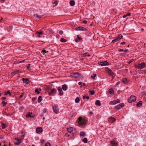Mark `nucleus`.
<instances>
[{
  "mask_svg": "<svg viewBox=\"0 0 146 146\" xmlns=\"http://www.w3.org/2000/svg\"><path fill=\"white\" fill-rule=\"evenodd\" d=\"M79 121V123H80L81 125H84L86 124L87 120L85 119H83L81 117H80L78 118Z\"/></svg>",
  "mask_w": 146,
  "mask_h": 146,
  "instance_id": "f257e3e1",
  "label": "nucleus"
},
{
  "mask_svg": "<svg viewBox=\"0 0 146 146\" xmlns=\"http://www.w3.org/2000/svg\"><path fill=\"white\" fill-rule=\"evenodd\" d=\"M136 100V97L134 96H131L128 99L129 102L131 103L132 102H134Z\"/></svg>",
  "mask_w": 146,
  "mask_h": 146,
  "instance_id": "f03ea898",
  "label": "nucleus"
},
{
  "mask_svg": "<svg viewBox=\"0 0 146 146\" xmlns=\"http://www.w3.org/2000/svg\"><path fill=\"white\" fill-rule=\"evenodd\" d=\"M145 66V64L144 62L139 64L136 65V67L138 68L142 69L144 68Z\"/></svg>",
  "mask_w": 146,
  "mask_h": 146,
  "instance_id": "7ed1b4c3",
  "label": "nucleus"
},
{
  "mask_svg": "<svg viewBox=\"0 0 146 146\" xmlns=\"http://www.w3.org/2000/svg\"><path fill=\"white\" fill-rule=\"evenodd\" d=\"M75 30L76 31L80 30L84 31H87L86 28L82 27H76L75 28Z\"/></svg>",
  "mask_w": 146,
  "mask_h": 146,
  "instance_id": "20e7f679",
  "label": "nucleus"
},
{
  "mask_svg": "<svg viewBox=\"0 0 146 146\" xmlns=\"http://www.w3.org/2000/svg\"><path fill=\"white\" fill-rule=\"evenodd\" d=\"M15 140L16 141H14V144L15 145H18L21 142V139L18 138H16Z\"/></svg>",
  "mask_w": 146,
  "mask_h": 146,
  "instance_id": "39448f33",
  "label": "nucleus"
},
{
  "mask_svg": "<svg viewBox=\"0 0 146 146\" xmlns=\"http://www.w3.org/2000/svg\"><path fill=\"white\" fill-rule=\"evenodd\" d=\"M98 63L99 65H100L102 66H105L106 65H108L109 64L108 62L107 61L99 62Z\"/></svg>",
  "mask_w": 146,
  "mask_h": 146,
  "instance_id": "423d86ee",
  "label": "nucleus"
},
{
  "mask_svg": "<svg viewBox=\"0 0 146 146\" xmlns=\"http://www.w3.org/2000/svg\"><path fill=\"white\" fill-rule=\"evenodd\" d=\"M124 106V104L122 103L119 105L115 106V108L119 110Z\"/></svg>",
  "mask_w": 146,
  "mask_h": 146,
  "instance_id": "0eeeda50",
  "label": "nucleus"
},
{
  "mask_svg": "<svg viewBox=\"0 0 146 146\" xmlns=\"http://www.w3.org/2000/svg\"><path fill=\"white\" fill-rule=\"evenodd\" d=\"M42 131V129L41 127H39L36 129V132L37 133H39Z\"/></svg>",
  "mask_w": 146,
  "mask_h": 146,
  "instance_id": "6e6552de",
  "label": "nucleus"
},
{
  "mask_svg": "<svg viewBox=\"0 0 146 146\" xmlns=\"http://www.w3.org/2000/svg\"><path fill=\"white\" fill-rule=\"evenodd\" d=\"M54 111L56 113H57L59 112V110L58 107L54 106L53 108Z\"/></svg>",
  "mask_w": 146,
  "mask_h": 146,
  "instance_id": "1a4fd4ad",
  "label": "nucleus"
},
{
  "mask_svg": "<svg viewBox=\"0 0 146 146\" xmlns=\"http://www.w3.org/2000/svg\"><path fill=\"white\" fill-rule=\"evenodd\" d=\"M79 74H71L70 76L74 78H78L79 77Z\"/></svg>",
  "mask_w": 146,
  "mask_h": 146,
  "instance_id": "9d476101",
  "label": "nucleus"
},
{
  "mask_svg": "<svg viewBox=\"0 0 146 146\" xmlns=\"http://www.w3.org/2000/svg\"><path fill=\"white\" fill-rule=\"evenodd\" d=\"M115 120V119L113 117H111L109 118L108 121L110 123H112L114 122Z\"/></svg>",
  "mask_w": 146,
  "mask_h": 146,
  "instance_id": "9b49d317",
  "label": "nucleus"
},
{
  "mask_svg": "<svg viewBox=\"0 0 146 146\" xmlns=\"http://www.w3.org/2000/svg\"><path fill=\"white\" fill-rule=\"evenodd\" d=\"M58 90L60 93V94L61 96L63 95V92L62 88L60 87H59L58 88Z\"/></svg>",
  "mask_w": 146,
  "mask_h": 146,
  "instance_id": "f8f14e48",
  "label": "nucleus"
},
{
  "mask_svg": "<svg viewBox=\"0 0 146 146\" xmlns=\"http://www.w3.org/2000/svg\"><path fill=\"white\" fill-rule=\"evenodd\" d=\"M32 113H30V112L28 113L26 115V116L27 117H33L34 116L31 115Z\"/></svg>",
  "mask_w": 146,
  "mask_h": 146,
  "instance_id": "ddd939ff",
  "label": "nucleus"
},
{
  "mask_svg": "<svg viewBox=\"0 0 146 146\" xmlns=\"http://www.w3.org/2000/svg\"><path fill=\"white\" fill-rule=\"evenodd\" d=\"M123 37V36L121 34H120L119 35V36L115 38V39L117 41H118L120 39H121Z\"/></svg>",
  "mask_w": 146,
  "mask_h": 146,
  "instance_id": "4468645a",
  "label": "nucleus"
},
{
  "mask_svg": "<svg viewBox=\"0 0 146 146\" xmlns=\"http://www.w3.org/2000/svg\"><path fill=\"white\" fill-rule=\"evenodd\" d=\"M110 143H111L112 146H117V143L114 141H110Z\"/></svg>",
  "mask_w": 146,
  "mask_h": 146,
  "instance_id": "2eb2a0df",
  "label": "nucleus"
},
{
  "mask_svg": "<svg viewBox=\"0 0 146 146\" xmlns=\"http://www.w3.org/2000/svg\"><path fill=\"white\" fill-rule=\"evenodd\" d=\"M22 80L23 82L24 83H25L26 84H28V83L29 80L28 78H23L22 79Z\"/></svg>",
  "mask_w": 146,
  "mask_h": 146,
  "instance_id": "dca6fc26",
  "label": "nucleus"
},
{
  "mask_svg": "<svg viewBox=\"0 0 146 146\" xmlns=\"http://www.w3.org/2000/svg\"><path fill=\"white\" fill-rule=\"evenodd\" d=\"M73 130V128L72 127L67 128V131L69 133H71Z\"/></svg>",
  "mask_w": 146,
  "mask_h": 146,
  "instance_id": "f3484780",
  "label": "nucleus"
},
{
  "mask_svg": "<svg viewBox=\"0 0 146 146\" xmlns=\"http://www.w3.org/2000/svg\"><path fill=\"white\" fill-rule=\"evenodd\" d=\"M70 4L71 6H74L75 4V3L74 1L72 0L70 1Z\"/></svg>",
  "mask_w": 146,
  "mask_h": 146,
  "instance_id": "a211bd4d",
  "label": "nucleus"
},
{
  "mask_svg": "<svg viewBox=\"0 0 146 146\" xmlns=\"http://www.w3.org/2000/svg\"><path fill=\"white\" fill-rule=\"evenodd\" d=\"M95 104L96 105H98L99 106H100L101 105L100 102L99 100H97L96 101Z\"/></svg>",
  "mask_w": 146,
  "mask_h": 146,
  "instance_id": "6ab92c4d",
  "label": "nucleus"
},
{
  "mask_svg": "<svg viewBox=\"0 0 146 146\" xmlns=\"http://www.w3.org/2000/svg\"><path fill=\"white\" fill-rule=\"evenodd\" d=\"M142 101H139L137 104V106L138 107H140L142 105Z\"/></svg>",
  "mask_w": 146,
  "mask_h": 146,
  "instance_id": "aec40b11",
  "label": "nucleus"
},
{
  "mask_svg": "<svg viewBox=\"0 0 146 146\" xmlns=\"http://www.w3.org/2000/svg\"><path fill=\"white\" fill-rule=\"evenodd\" d=\"M120 102V100L119 99H117L114 100H113V102L115 104H116L117 103H119Z\"/></svg>",
  "mask_w": 146,
  "mask_h": 146,
  "instance_id": "412c9836",
  "label": "nucleus"
},
{
  "mask_svg": "<svg viewBox=\"0 0 146 146\" xmlns=\"http://www.w3.org/2000/svg\"><path fill=\"white\" fill-rule=\"evenodd\" d=\"M109 92L110 94H113L114 92L112 88H111L109 89Z\"/></svg>",
  "mask_w": 146,
  "mask_h": 146,
  "instance_id": "4be33fe9",
  "label": "nucleus"
},
{
  "mask_svg": "<svg viewBox=\"0 0 146 146\" xmlns=\"http://www.w3.org/2000/svg\"><path fill=\"white\" fill-rule=\"evenodd\" d=\"M62 88L64 90H66L67 89L66 85V84H64V85H63L62 86Z\"/></svg>",
  "mask_w": 146,
  "mask_h": 146,
  "instance_id": "5701e85b",
  "label": "nucleus"
},
{
  "mask_svg": "<svg viewBox=\"0 0 146 146\" xmlns=\"http://www.w3.org/2000/svg\"><path fill=\"white\" fill-rule=\"evenodd\" d=\"M80 136H85V133L84 131H82L80 132Z\"/></svg>",
  "mask_w": 146,
  "mask_h": 146,
  "instance_id": "b1692460",
  "label": "nucleus"
},
{
  "mask_svg": "<svg viewBox=\"0 0 146 146\" xmlns=\"http://www.w3.org/2000/svg\"><path fill=\"white\" fill-rule=\"evenodd\" d=\"M42 97L41 96H39L38 98V102H40L42 100Z\"/></svg>",
  "mask_w": 146,
  "mask_h": 146,
  "instance_id": "393cba45",
  "label": "nucleus"
},
{
  "mask_svg": "<svg viewBox=\"0 0 146 146\" xmlns=\"http://www.w3.org/2000/svg\"><path fill=\"white\" fill-rule=\"evenodd\" d=\"M89 92L90 93V94L91 95H93L95 93V92L94 90L92 91L90 90L89 91Z\"/></svg>",
  "mask_w": 146,
  "mask_h": 146,
  "instance_id": "a878e982",
  "label": "nucleus"
},
{
  "mask_svg": "<svg viewBox=\"0 0 146 146\" xmlns=\"http://www.w3.org/2000/svg\"><path fill=\"white\" fill-rule=\"evenodd\" d=\"M130 15H131V13H128L126 15H123V18H125L127 16H129Z\"/></svg>",
  "mask_w": 146,
  "mask_h": 146,
  "instance_id": "bb28decb",
  "label": "nucleus"
},
{
  "mask_svg": "<svg viewBox=\"0 0 146 146\" xmlns=\"http://www.w3.org/2000/svg\"><path fill=\"white\" fill-rule=\"evenodd\" d=\"M56 91V90H55L54 88H53L51 90L50 92L49 93V94H52L54 93V92H55Z\"/></svg>",
  "mask_w": 146,
  "mask_h": 146,
  "instance_id": "cd10ccee",
  "label": "nucleus"
},
{
  "mask_svg": "<svg viewBox=\"0 0 146 146\" xmlns=\"http://www.w3.org/2000/svg\"><path fill=\"white\" fill-rule=\"evenodd\" d=\"M35 16L37 17L38 18H41L42 16L41 15H38L37 14H35Z\"/></svg>",
  "mask_w": 146,
  "mask_h": 146,
  "instance_id": "c85d7f7f",
  "label": "nucleus"
},
{
  "mask_svg": "<svg viewBox=\"0 0 146 146\" xmlns=\"http://www.w3.org/2000/svg\"><path fill=\"white\" fill-rule=\"evenodd\" d=\"M1 125L2 127V128L3 129H5L7 127L6 126V125L4 123H1Z\"/></svg>",
  "mask_w": 146,
  "mask_h": 146,
  "instance_id": "c756f323",
  "label": "nucleus"
},
{
  "mask_svg": "<svg viewBox=\"0 0 146 146\" xmlns=\"http://www.w3.org/2000/svg\"><path fill=\"white\" fill-rule=\"evenodd\" d=\"M7 94H9L10 96L11 95V93L10 92V91H8L5 94V95H7Z\"/></svg>",
  "mask_w": 146,
  "mask_h": 146,
  "instance_id": "7c9ffc66",
  "label": "nucleus"
},
{
  "mask_svg": "<svg viewBox=\"0 0 146 146\" xmlns=\"http://www.w3.org/2000/svg\"><path fill=\"white\" fill-rule=\"evenodd\" d=\"M80 101V98L78 97H77L75 100V102L76 103L79 102Z\"/></svg>",
  "mask_w": 146,
  "mask_h": 146,
  "instance_id": "2f4dec72",
  "label": "nucleus"
},
{
  "mask_svg": "<svg viewBox=\"0 0 146 146\" xmlns=\"http://www.w3.org/2000/svg\"><path fill=\"white\" fill-rule=\"evenodd\" d=\"M66 41H67V40L66 39H64L63 38H62L60 39V41L61 42H66Z\"/></svg>",
  "mask_w": 146,
  "mask_h": 146,
  "instance_id": "473e14b6",
  "label": "nucleus"
},
{
  "mask_svg": "<svg viewBox=\"0 0 146 146\" xmlns=\"http://www.w3.org/2000/svg\"><path fill=\"white\" fill-rule=\"evenodd\" d=\"M82 141L84 143H87L88 141L87 139L86 138H84L82 140Z\"/></svg>",
  "mask_w": 146,
  "mask_h": 146,
  "instance_id": "72a5a7b5",
  "label": "nucleus"
},
{
  "mask_svg": "<svg viewBox=\"0 0 146 146\" xmlns=\"http://www.w3.org/2000/svg\"><path fill=\"white\" fill-rule=\"evenodd\" d=\"M122 81L124 83H126L127 82L126 78H123L122 80Z\"/></svg>",
  "mask_w": 146,
  "mask_h": 146,
  "instance_id": "f704fd0d",
  "label": "nucleus"
},
{
  "mask_svg": "<svg viewBox=\"0 0 146 146\" xmlns=\"http://www.w3.org/2000/svg\"><path fill=\"white\" fill-rule=\"evenodd\" d=\"M106 71L108 72V73H111V70L110 69V68H106Z\"/></svg>",
  "mask_w": 146,
  "mask_h": 146,
  "instance_id": "c9c22d12",
  "label": "nucleus"
},
{
  "mask_svg": "<svg viewBox=\"0 0 146 146\" xmlns=\"http://www.w3.org/2000/svg\"><path fill=\"white\" fill-rule=\"evenodd\" d=\"M35 92L36 93H37L38 94H39L40 93V92L38 90V89L36 88L35 90Z\"/></svg>",
  "mask_w": 146,
  "mask_h": 146,
  "instance_id": "e433bc0d",
  "label": "nucleus"
},
{
  "mask_svg": "<svg viewBox=\"0 0 146 146\" xmlns=\"http://www.w3.org/2000/svg\"><path fill=\"white\" fill-rule=\"evenodd\" d=\"M30 65H31V64H28V65L27 66V69L29 70H31V68L30 67Z\"/></svg>",
  "mask_w": 146,
  "mask_h": 146,
  "instance_id": "4c0bfd02",
  "label": "nucleus"
},
{
  "mask_svg": "<svg viewBox=\"0 0 146 146\" xmlns=\"http://www.w3.org/2000/svg\"><path fill=\"white\" fill-rule=\"evenodd\" d=\"M85 56H90V54H89L87 52L85 53L84 55Z\"/></svg>",
  "mask_w": 146,
  "mask_h": 146,
  "instance_id": "58836bf2",
  "label": "nucleus"
},
{
  "mask_svg": "<svg viewBox=\"0 0 146 146\" xmlns=\"http://www.w3.org/2000/svg\"><path fill=\"white\" fill-rule=\"evenodd\" d=\"M2 103L3 104V106H4L7 104V102H6L5 101L2 102Z\"/></svg>",
  "mask_w": 146,
  "mask_h": 146,
  "instance_id": "ea45409f",
  "label": "nucleus"
},
{
  "mask_svg": "<svg viewBox=\"0 0 146 146\" xmlns=\"http://www.w3.org/2000/svg\"><path fill=\"white\" fill-rule=\"evenodd\" d=\"M45 146H51V145L48 142L46 143Z\"/></svg>",
  "mask_w": 146,
  "mask_h": 146,
  "instance_id": "a19ab883",
  "label": "nucleus"
},
{
  "mask_svg": "<svg viewBox=\"0 0 146 146\" xmlns=\"http://www.w3.org/2000/svg\"><path fill=\"white\" fill-rule=\"evenodd\" d=\"M59 33L60 34V35H62L63 34V32L62 31V30H60V31L59 32Z\"/></svg>",
  "mask_w": 146,
  "mask_h": 146,
  "instance_id": "79ce46f5",
  "label": "nucleus"
},
{
  "mask_svg": "<svg viewBox=\"0 0 146 146\" xmlns=\"http://www.w3.org/2000/svg\"><path fill=\"white\" fill-rule=\"evenodd\" d=\"M110 104L111 105H113V104H114V102H113V101H111L110 102Z\"/></svg>",
  "mask_w": 146,
  "mask_h": 146,
  "instance_id": "37998d69",
  "label": "nucleus"
},
{
  "mask_svg": "<svg viewBox=\"0 0 146 146\" xmlns=\"http://www.w3.org/2000/svg\"><path fill=\"white\" fill-rule=\"evenodd\" d=\"M77 38L79 40H80L81 39V38L78 35H77Z\"/></svg>",
  "mask_w": 146,
  "mask_h": 146,
  "instance_id": "c03bdc74",
  "label": "nucleus"
},
{
  "mask_svg": "<svg viewBox=\"0 0 146 146\" xmlns=\"http://www.w3.org/2000/svg\"><path fill=\"white\" fill-rule=\"evenodd\" d=\"M116 41H117L115 39L113 40L111 42V43H114V42H116Z\"/></svg>",
  "mask_w": 146,
  "mask_h": 146,
  "instance_id": "a18cd8bd",
  "label": "nucleus"
},
{
  "mask_svg": "<svg viewBox=\"0 0 146 146\" xmlns=\"http://www.w3.org/2000/svg\"><path fill=\"white\" fill-rule=\"evenodd\" d=\"M48 52V51H46V50H43L42 51V52H44V53H46V52Z\"/></svg>",
  "mask_w": 146,
  "mask_h": 146,
  "instance_id": "49530a36",
  "label": "nucleus"
},
{
  "mask_svg": "<svg viewBox=\"0 0 146 146\" xmlns=\"http://www.w3.org/2000/svg\"><path fill=\"white\" fill-rule=\"evenodd\" d=\"M36 33L38 34L39 35H40L42 34V31H41L40 32H37Z\"/></svg>",
  "mask_w": 146,
  "mask_h": 146,
  "instance_id": "de8ad7c7",
  "label": "nucleus"
},
{
  "mask_svg": "<svg viewBox=\"0 0 146 146\" xmlns=\"http://www.w3.org/2000/svg\"><path fill=\"white\" fill-rule=\"evenodd\" d=\"M82 23L85 24H86L87 23V21H86L84 20L83 21Z\"/></svg>",
  "mask_w": 146,
  "mask_h": 146,
  "instance_id": "09e8293b",
  "label": "nucleus"
},
{
  "mask_svg": "<svg viewBox=\"0 0 146 146\" xmlns=\"http://www.w3.org/2000/svg\"><path fill=\"white\" fill-rule=\"evenodd\" d=\"M53 4H55L54 5V6H56V5L57 4V1H55L54 2V3H53Z\"/></svg>",
  "mask_w": 146,
  "mask_h": 146,
  "instance_id": "8fccbe9b",
  "label": "nucleus"
},
{
  "mask_svg": "<svg viewBox=\"0 0 146 146\" xmlns=\"http://www.w3.org/2000/svg\"><path fill=\"white\" fill-rule=\"evenodd\" d=\"M113 74H109V75L111 76L113 78L114 77H113Z\"/></svg>",
  "mask_w": 146,
  "mask_h": 146,
  "instance_id": "3c124183",
  "label": "nucleus"
},
{
  "mask_svg": "<svg viewBox=\"0 0 146 146\" xmlns=\"http://www.w3.org/2000/svg\"><path fill=\"white\" fill-rule=\"evenodd\" d=\"M19 72V70H15V71H14V72H12V73H14V72Z\"/></svg>",
  "mask_w": 146,
  "mask_h": 146,
  "instance_id": "603ef678",
  "label": "nucleus"
},
{
  "mask_svg": "<svg viewBox=\"0 0 146 146\" xmlns=\"http://www.w3.org/2000/svg\"><path fill=\"white\" fill-rule=\"evenodd\" d=\"M24 95V94L23 93L22 94L20 95L19 96V98H22L23 97V96Z\"/></svg>",
  "mask_w": 146,
  "mask_h": 146,
  "instance_id": "864d4df0",
  "label": "nucleus"
},
{
  "mask_svg": "<svg viewBox=\"0 0 146 146\" xmlns=\"http://www.w3.org/2000/svg\"><path fill=\"white\" fill-rule=\"evenodd\" d=\"M128 51V49H126V50H124V51L125 52H127Z\"/></svg>",
  "mask_w": 146,
  "mask_h": 146,
  "instance_id": "5fc2aeb1",
  "label": "nucleus"
},
{
  "mask_svg": "<svg viewBox=\"0 0 146 146\" xmlns=\"http://www.w3.org/2000/svg\"><path fill=\"white\" fill-rule=\"evenodd\" d=\"M78 39L76 38V39H75V41L76 42H78Z\"/></svg>",
  "mask_w": 146,
  "mask_h": 146,
  "instance_id": "6e6d98bb",
  "label": "nucleus"
},
{
  "mask_svg": "<svg viewBox=\"0 0 146 146\" xmlns=\"http://www.w3.org/2000/svg\"><path fill=\"white\" fill-rule=\"evenodd\" d=\"M125 43V42H123L121 43V44H124Z\"/></svg>",
  "mask_w": 146,
  "mask_h": 146,
  "instance_id": "4d7b16f0",
  "label": "nucleus"
},
{
  "mask_svg": "<svg viewBox=\"0 0 146 146\" xmlns=\"http://www.w3.org/2000/svg\"><path fill=\"white\" fill-rule=\"evenodd\" d=\"M93 112L92 111H90L89 112V113L90 115H92L93 114Z\"/></svg>",
  "mask_w": 146,
  "mask_h": 146,
  "instance_id": "13d9d810",
  "label": "nucleus"
},
{
  "mask_svg": "<svg viewBox=\"0 0 146 146\" xmlns=\"http://www.w3.org/2000/svg\"><path fill=\"white\" fill-rule=\"evenodd\" d=\"M124 51V50L122 49H120L119 50V51L122 52Z\"/></svg>",
  "mask_w": 146,
  "mask_h": 146,
  "instance_id": "bf43d9fd",
  "label": "nucleus"
},
{
  "mask_svg": "<svg viewBox=\"0 0 146 146\" xmlns=\"http://www.w3.org/2000/svg\"><path fill=\"white\" fill-rule=\"evenodd\" d=\"M86 98L88 100L89 99V97L88 96H86Z\"/></svg>",
  "mask_w": 146,
  "mask_h": 146,
  "instance_id": "052dcab7",
  "label": "nucleus"
},
{
  "mask_svg": "<svg viewBox=\"0 0 146 146\" xmlns=\"http://www.w3.org/2000/svg\"><path fill=\"white\" fill-rule=\"evenodd\" d=\"M2 99L4 100H5L6 99V98L5 97H3L2 98Z\"/></svg>",
  "mask_w": 146,
  "mask_h": 146,
  "instance_id": "680f3d73",
  "label": "nucleus"
},
{
  "mask_svg": "<svg viewBox=\"0 0 146 146\" xmlns=\"http://www.w3.org/2000/svg\"><path fill=\"white\" fill-rule=\"evenodd\" d=\"M24 62V60H23L22 61H21L19 62V63H23V62Z\"/></svg>",
  "mask_w": 146,
  "mask_h": 146,
  "instance_id": "e2e57ef3",
  "label": "nucleus"
},
{
  "mask_svg": "<svg viewBox=\"0 0 146 146\" xmlns=\"http://www.w3.org/2000/svg\"><path fill=\"white\" fill-rule=\"evenodd\" d=\"M96 76V74H94V77L95 78V77Z\"/></svg>",
  "mask_w": 146,
  "mask_h": 146,
  "instance_id": "0e129e2a",
  "label": "nucleus"
},
{
  "mask_svg": "<svg viewBox=\"0 0 146 146\" xmlns=\"http://www.w3.org/2000/svg\"><path fill=\"white\" fill-rule=\"evenodd\" d=\"M132 62V61H130L128 62H128V64H130Z\"/></svg>",
  "mask_w": 146,
  "mask_h": 146,
  "instance_id": "69168bd1",
  "label": "nucleus"
},
{
  "mask_svg": "<svg viewBox=\"0 0 146 146\" xmlns=\"http://www.w3.org/2000/svg\"><path fill=\"white\" fill-rule=\"evenodd\" d=\"M86 96H84L83 97V99H85V98H86Z\"/></svg>",
  "mask_w": 146,
  "mask_h": 146,
  "instance_id": "338daca9",
  "label": "nucleus"
},
{
  "mask_svg": "<svg viewBox=\"0 0 146 146\" xmlns=\"http://www.w3.org/2000/svg\"><path fill=\"white\" fill-rule=\"evenodd\" d=\"M91 78H92L93 79H94L95 78L94 77V76H91Z\"/></svg>",
  "mask_w": 146,
  "mask_h": 146,
  "instance_id": "774afa93",
  "label": "nucleus"
}]
</instances>
